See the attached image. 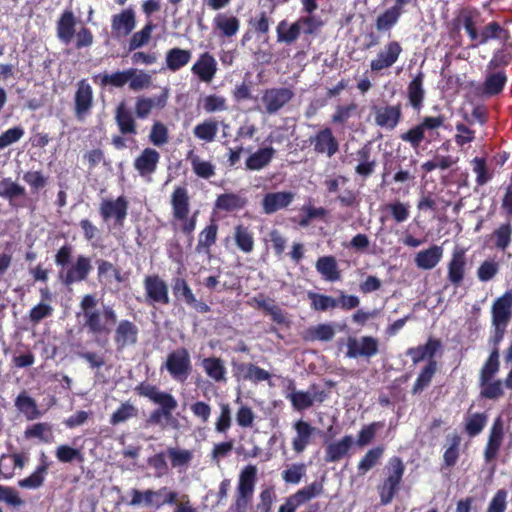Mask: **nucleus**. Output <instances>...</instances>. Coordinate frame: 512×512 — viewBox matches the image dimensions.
Listing matches in <instances>:
<instances>
[{"label": "nucleus", "instance_id": "nucleus-1", "mask_svg": "<svg viewBox=\"0 0 512 512\" xmlns=\"http://www.w3.org/2000/svg\"><path fill=\"white\" fill-rule=\"evenodd\" d=\"M97 299L91 294L85 295L80 303L84 317V326L95 336H107L117 321V315L110 306L97 307Z\"/></svg>", "mask_w": 512, "mask_h": 512}, {"label": "nucleus", "instance_id": "nucleus-2", "mask_svg": "<svg viewBox=\"0 0 512 512\" xmlns=\"http://www.w3.org/2000/svg\"><path fill=\"white\" fill-rule=\"evenodd\" d=\"M129 495L131 497L128 502L129 506L155 509H160L165 505H173L178 498V493L167 486L157 490L132 488L129 491Z\"/></svg>", "mask_w": 512, "mask_h": 512}, {"label": "nucleus", "instance_id": "nucleus-3", "mask_svg": "<svg viewBox=\"0 0 512 512\" xmlns=\"http://www.w3.org/2000/svg\"><path fill=\"white\" fill-rule=\"evenodd\" d=\"M257 473V467L251 464L245 466L240 471L236 487L235 503L232 507L233 512H247V508L250 505L255 491Z\"/></svg>", "mask_w": 512, "mask_h": 512}, {"label": "nucleus", "instance_id": "nucleus-4", "mask_svg": "<svg viewBox=\"0 0 512 512\" xmlns=\"http://www.w3.org/2000/svg\"><path fill=\"white\" fill-rule=\"evenodd\" d=\"M512 318V292L508 291L499 297L492 306V325L495 330V341L503 339L506 328Z\"/></svg>", "mask_w": 512, "mask_h": 512}, {"label": "nucleus", "instance_id": "nucleus-5", "mask_svg": "<svg viewBox=\"0 0 512 512\" xmlns=\"http://www.w3.org/2000/svg\"><path fill=\"white\" fill-rule=\"evenodd\" d=\"M386 471L387 478L379 491L383 504L390 503L398 490V486L405 471L403 461L399 457H392L388 462Z\"/></svg>", "mask_w": 512, "mask_h": 512}, {"label": "nucleus", "instance_id": "nucleus-6", "mask_svg": "<svg viewBox=\"0 0 512 512\" xmlns=\"http://www.w3.org/2000/svg\"><path fill=\"white\" fill-rule=\"evenodd\" d=\"M163 367L177 382L183 383L191 372V359L185 348H178L167 355Z\"/></svg>", "mask_w": 512, "mask_h": 512}, {"label": "nucleus", "instance_id": "nucleus-7", "mask_svg": "<svg viewBox=\"0 0 512 512\" xmlns=\"http://www.w3.org/2000/svg\"><path fill=\"white\" fill-rule=\"evenodd\" d=\"M286 398L290 400L294 409L298 411L311 407L314 402L322 403L325 393L316 386H311L307 391L296 390L294 381H289Z\"/></svg>", "mask_w": 512, "mask_h": 512}, {"label": "nucleus", "instance_id": "nucleus-8", "mask_svg": "<svg viewBox=\"0 0 512 512\" xmlns=\"http://www.w3.org/2000/svg\"><path fill=\"white\" fill-rule=\"evenodd\" d=\"M444 122V116L424 117L420 124L409 129L406 133H403L401 135V139L410 143V145L416 149L424 140L426 131L438 129L444 124Z\"/></svg>", "mask_w": 512, "mask_h": 512}, {"label": "nucleus", "instance_id": "nucleus-9", "mask_svg": "<svg viewBox=\"0 0 512 512\" xmlns=\"http://www.w3.org/2000/svg\"><path fill=\"white\" fill-rule=\"evenodd\" d=\"M146 302L150 305H167L170 301L168 286L158 275L146 276L144 279Z\"/></svg>", "mask_w": 512, "mask_h": 512}, {"label": "nucleus", "instance_id": "nucleus-10", "mask_svg": "<svg viewBox=\"0 0 512 512\" xmlns=\"http://www.w3.org/2000/svg\"><path fill=\"white\" fill-rule=\"evenodd\" d=\"M379 342L371 336L349 337L346 356L349 358H370L378 353Z\"/></svg>", "mask_w": 512, "mask_h": 512}, {"label": "nucleus", "instance_id": "nucleus-11", "mask_svg": "<svg viewBox=\"0 0 512 512\" xmlns=\"http://www.w3.org/2000/svg\"><path fill=\"white\" fill-rule=\"evenodd\" d=\"M74 104L76 118L80 121L84 120L90 114L93 106V89L87 80H81L77 83Z\"/></svg>", "mask_w": 512, "mask_h": 512}, {"label": "nucleus", "instance_id": "nucleus-12", "mask_svg": "<svg viewBox=\"0 0 512 512\" xmlns=\"http://www.w3.org/2000/svg\"><path fill=\"white\" fill-rule=\"evenodd\" d=\"M99 210L105 222L114 219L117 225L122 226L127 216L128 202L123 196L115 200L104 199L100 204Z\"/></svg>", "mask_w": 512, "mask_h": 512}, {"label": "nucleus", "instance_id": "nucleus-13", "mask_svg": "<svg viewBox=\"0 0 512 512\" xmlns=\"http://www.w3.org/2000/svg\"><path fill=\"white\" fill-rule=\"evenodd\" d=\"M91 268V260L86 256L80 255L65 271L62 270L60 272L59 277L64 284L70 285L85 280Z\"/></svg>", "mask_w": 512, "mask_h": 512}, {"label": "nucleus", "instance_id": "nucleus-14", "mask_svg": "<svg viewBox=\"0 0 512 512\" xmlns=\"http://www.w3.org/2000/svg\"><path fill=\"white\" fill-rule=\"evenodd\" d=\"M402 52L401 45L396 41H391L371 61L370 68L373 72H380L394 65Z\"/></svg>", "mask_w": 512, "mask_h": 512}, {"label": "nucleus", "instance_id": "nucleus-15", "mask_svg": "<svg viewBox=\"0 0 512 512\" xmlns=\"http://www.w3.org/2000/svg\"><path fill=\"white\" fill-rule=\"evenodd\" d=\"M217 70V61L209 52L201 53L191 67L193 75L203 83H210L214 79Z\"/></svg>", "mask_w": 512, "mask_h": 512}, {"label": "nucleus", "instance_id": "nucleus-16", "mask_svg": "<svg viewBox=\"0 0 512 512\" xmlns=\"http://www.w3.org/2000/svg\"><path fill=\"white\" fill-rule=\"evenodd\" d=\"M294 97V92L290 88L268 89L262 96V104L269 114L279 111Z\"/></svg>", "mask_w": 512, "mask_h": 512}, {"label": "nucleus", "instance_id": "nucleus-17", "mask_svg": "<svg viewBox=\"0 0 512 512\" xmlns=\"http://www.w3.org/2000/svg\"><path fill=\"white\" fill-rule=\"evenodd\" d=\"M310 143L316 153L325 154L328 158L334 156L339 150L338 140L330 128L321 129L310 138Z\"/></svg>", "mask_w": 512, "mask_h": 512}, {"label": "nucleus", "instance_id": "nucleus-18", "mask_svg": "<svg viewBox=\"0 0 512 512\" xmlns=\"http://www.w3.org/2000/svg\"><path fill=\"white\" fill-rule=\"evenodd\" d=\"M503 439L504 425L502 419L498 417L492 424L484 449V459L486 463H491L497 458Z\"/></svg>", "mask_w": 512, "mask_h": 512}, {"label": "nucleus", "instance_id": "nucleus-19", "mask_svg": "<svg viewBox=\"0 0 512 512\" xmlns=\"http://www.w3.org/2000/svg\"><path fill=\"white\" fill-rule=\"evenodd\" d=\"M212 26L219 36L231 39L235 37L240 30V20L231 13L221 12L214 16Z\"/></svg>", "mask_w": 512, "mask_h": 512}, {"label": "nucleus", "instance_id": "nucleus-20", "mask_svg": "<svg viewBox=\"0 0 512 512\" xmlns=\"http://www.w3.org/2000/svg\"><path fill=\"white\" fill-rule=\"evenodd\" d=\"M466 271V256L465 250L460 247H456L451 255V259L448 263V280L456 287H458L465 277Z\"/></svg>", "mask_w": 512, "mask_h": 512}, {"label": "nucleus", "instance_id": "nucleus-21", "mask_svg": "<svg viewBox=\"0 0 512 512\" xmlns=\"http://www.w3.org/2000/svg\"><path fill=\"white\" fill-rule=\"evenodd\" d=\"M138 328L129 320H121L114 332V342L117 349L122 350L125 347L132 346L137 342Z\"/></svg>", "mask_w": 512, "mask_h": 512}, {"label": "nucleus", "instance_id": "nucleus-22", "mask_svg": "<svg viewBox=\"0 0 512 512\" xmlns=\"http://www.w3.org/2000/svg\"><path fill=\"white\" fill-rule=\"evenodd\" d=\"M135 26V12L132 8H127L119 14L112 16V32L118 37H125L129 35L134 30Z\"/></svg>", "mask_w": 512, "mask_h": 512}, {"label": "nucleus", "instance_id": "nucleus-23", "mask_svg": "<svg viewBox=\"0 0 512 512\" xmlns=\"http://www.w3.org/2000/svg\"><path fill=\"white\" fill-rule=\"evenodd\" d=\"M160 160V154L152 148H145L135 159L134 167L141 177L150 178L156 171Z\"/></svg>", "mask_w": 512, "mask_h": 512}, {"label": "nucleus", "instance_id": "nucleus-24", "mask_svg": "<svg viewBox=\"0 0 512 512\" xmlns=\"http://www.w3.org/2000/svg\"><path fill=\"white\" fill-rule=\"evenodd\" d=\"M374 120L376 125L388 130L394 129L401 117V109L399 106H380L374 107Z\"/></svg>", "mask_w": 512, "mask_h": 512}, {"label": "nucleus", "instance_id": "nucleus-25", "mask_svg": "<svg viewBox=\"0 0 512 512\" xmlns=\"http://www.w3.org/2000/svg\"><path fill=\"white\" fill-rule=\"evenodd\" d=\"M295 194L290 191L267 193L262 200V208L266 214H272L286 208L294 200Z\"/></svg>", "mask_w": 512, "mask_h": 512}, {"label": "nucleus", "instance_id": "nucleus-26", "mask_svg": "<svg viewBox=\"0 0 512 512\" xmlns=\"http://www.w3.org/2000/svg\"><path fill=\"white\" fill-rule=\"evenodd\" d=\"M140 394L158 404L160 406L159 409L173 413L177 408V401L171 394L160 391L154 386L146 385L140 387Z\"/></svg>", "mask_w": 512, "mask_h": 512}, {"label": "nucleus", "instance_id": "nucleus-27", "mask_svg": "<svg viewBox=\"0 0 512 512\" xmlns=\"http://www.w3.org/2000/svg\"><path fill=\"white\" fill-rule=\"evenodd\" d=\"M443 253L444 250L442 246L432 245L427 249L417 252L414 262L419 269L431 270L440 263Z\"/></svg>", "mask_w": 512, "mask_h": 512}, {"label": "nucleus", "instance_id": "nucleus-28", "mask_svg": "<svg viewBox=\"0 0 512 512\" xmlns=\"http://www.w3.org/2000/svg\"><path fill=\"white\" fill-rule=\"evenodd\" d=\"M354 444L351 435H346L338 441L330 442L326 445L325 461L328 463L338 462L344 458Z\"/></svg>", "mask_w": 512, "mask_h": 512}, {"label": "nucleus", "instance_id": "nucleus-29", "mask_svg": "<svg viewBox=\"0 0 512 512\" xmlns=\"http://www.w3.org/2000/svg\"><path fill=\"white\" fill-rule=\"evenodd\" d=\"M14 405L18 412L22 414L27 420L33 421L43 416V412L38 408V405L26 391H22L15 398Z\"/></svg>", "mask_w": 512, "mask_h": 512}, {"label": "nucleus", "instance_id": "nucleus-30", "mask_svg": "<svg viewBox=\"0 0 512 512\" xmlns=\"http://www.w3.org/2000/svg\"><path fill=\"white\" fill-rule=\"evenodd\" d=\"M456 25L463 27L469 38L475 39L477 33V27L481 23V15L479 11L471 8H463L459 11L456 19Z\"/></svg>", "mask_w": 512, "mask_h": 512}, {"label": "nucleus", "instance_id": "nucleus-31", "mask_svg": "<svg viewBox=\"0 0 512 512\" xmlns=\"http://www.w3.org/2000/svg\"><path fill=\"white\" fill-rule=\"evenodd\" d=\"M293 427L296 433L292 440L293 450L296 453H302L310 444L311 438L316 429L303 420L296 421Z\"/></svg>", "mask_w": 512, "mask_h": 512}, {"label": "nucleus", "instance_id": "nucleus-32", "mask_svg": "<svg viewBox=\"0 0 512 512\" xmlns=\"http://www.w3.org/2000/svg\"><path fill=\"white\" fill-rule=\"evenodd\" d=\"M206 375L216 383L227 382V368L225 361L219 357H207L201 361Z\"/></svg>", "mask_w": 512, "mask_h": 512}, {"label": "nucleus", "instance_id": "nucleus-33", "mask_svg": "<svg viewBox=\"0 0 512 512\" xmlns=\"http://www.w3.org/2000/svg\"><path fill=\"white\" fill-rule=\"evenodd\" d=\"M97 265L98 280L105 287H111L114 284L121 283L125 280L120 269L114 266L111 262L98 260Z\"/></svg>", "mask_w": 512, "mask_h": 512}, {"label": "nucleus", "instance_id": "nucleus-34", "mask_svg": "<svg viewBox=\"0 0 512 512\" xmlns=\"http://www.w3.org/2000/svg\"><path fill=\"white\" fill-rule=\"evenodd\" d=\"M235 377L238 380H247L254 383L267 381L270 373L251 363H240L235 367Z\"/></svg>", "mask_w": 512, "mask_h": 512}, {"label": "nucleus", "instance_id": "nucleus-35", "mask_svg": "<svg viewBox=\"0 0 512 512\" xmlns=\"http://www.w3.org/2000/svg\"><path fill=\"white\" fill-rule=\"evenodd\" d=\"M275 152V149L271 146L258 149L247 158L245 162L246 168L252 171H259L267 167L274 158Z\"/></svg>", "mask_w": 512, "mask_h": 512}, {"label": "nucleus", "instance_id": "nucleus-36", "mask_svg": "<svg viewBox=\"0 0 512 512\" xmlns=\"http://www.w3.org/2000/svg\"><path fill=\"white\" fill-rule=\"evenodd\" d=\"M315 268L326 281L335 282L341 278V272L338 269L337 261L333 256L320 257L316 261Z\"/></svg>", "mask_w": 512, "mask_h": 512}, {"label": "nucleus", "instance_id": "nucleus-37", "mask_svg": "<svg viewBox=\"0 0 512 512\" xmlns=\"http://www.w3.org/2000/svg\"><path fill=\"white\" fill-rule=\"evenodd\" d=\"M27 440L36 439L43 443H51L54 440L53 427L47 422H38L29 425L24 431Z\"/></svg>", "mask_w": 512, "mask_h": 512}, {"label": "nucleus", "instance_id": "nucleus-38", "mask_svg": "<svg viewBox=\"0 0 512 512\" xmlns=\"http://www.w3.org/2000/svg\"><path fill=\"white\" fill-rule=\"evenodd\" d=\"M76 19L70 10L62 13L57 22V35L64 44H69L75 33Z\"/></svg>", "mask_w": 512, "mask_h": 512}, {"label": "nucleus", "instance_id": "nucleus-39", "mask_svg": "<svg viewBox=\"0 0 512 512\" xmlns=\"http://www.w3.org/2000/svg\"><path fill=\"white\" fill-rule=\"evenodd\" d=\"M172 217L182 218L190 212L189 196L187 189L176 187L171 195Z\"/></svg>", "mask_w": 512, "mask_h": 512}, {"label": "nucleus", "instance_id": "nucleus-40", "mask_svg": "<svg viewBox=\"0 0 512 512\" xmlns=\"http://www.w3.org/2000/svg\"><path fill=\"white\" fill-rule=\"evenodd\" d=\"M191 57L192 53L190 50L172 48L166 53V66L170 71H178L190 62Z\"/></svg>", "mask_w": 512, "mask_h": 512}, {"label": "nucleus", "instance_id": "nucleus-41", "mask_svg": "<svg viewBox=\"0 0 512 512\" xmlns=\"http://www.w3.org/2000/svg\"><path fill=\"white\" fill-rule=\"evenodd\" d=\"M440 346L441 343L439 340L430 338L425 345L408 349L407 355L411 357L414 363H418L424 359L433 361L432 359Z\"/></svg>", "mask_w": 512, "mask_h": 512}, {"label": "nucleus", "instance_id": "nucleus-42", "mask_svg": "<svg viewBox=\"0 0 512 512\" xmlns=\"http://www.w3.org/2000/svg\"><path fill=\"white\" fill-rule=\"evenodd\" d=\"M187 160L198 177L208 179L215 175V166L210 161L200 158L193 150L188 152Z\"/></svg>", "mask_w": 512, "mask_h": 512}, {"label": "nucleus", "instance_id": "nucleus-43", "mask_svg": "<svg viewBox=\"0 0 512 512\" xmlns=\"http://www.w3.org/2000/svg\"><path fill=\"white\" fill-rule=\"evenodd\" d=\"M507 32L497 22H490L480 32L477 31L474 46L486 44L492 39H501L507 37Z\"/></svg>", "mask_w": 512, "mask_h": 512}, {"label": "nucleus", "instance_id": "nucleus-44", "mask_svg": "<svg viewBox=\"0 0 512 512\" xmlns=\"http://www.w3.org/2000/svg\"><path fill=\"white\" fill-rule=\"evenodd\" d=\"M276 32L278 42L286 44L295 42L301 34L298 21L289 24L286 20H282L278 23Z\"/></svg>", "mask_w": 512, "mask_h": 512}, {"label": "nucleus", "instance_id": "nucleus-45", "mask_svg": "<svg viewBox=\"0 0 512 512\" xmlns=\"http://www.w3.org/2000/svg\"><path fill=\"white\" fill-rule=\"evenodd\" d=\"M218 122L214 119H207L197 124L193 129V134L199 140L212 142L218 133Z\"/></svg>", "mask_w": 512, "mask_h": 512}, {"label": "nucleus", "instance_id": "nucleus-46", "mask_svg": "<svg viewBox=\"0 0 512 512\" xmlns=\"http://www.w3.org/2000/svg\"><path fill=\"white\" fill-rule=\"evenodd\" d=\"M200 105L206 113H218L228 110L227 98L219 94H210L200 100Z\"/></svg>", "mask_w": 512, "mask_h": 512}, {"label": "nucleus", "instance_id": "nucleus-47", "mask_svg": "<svg viewBox=\"0 0 512 512\" xmlns=\"http://www.w3.org/2000/svg\"><path fill=\"white\" fill-rule=\"evenodd\" d=\"M358 165L356 173L362 176H369L374 172L376 162L371 160V150L367 146L361 148L356 153Z\"/></svg>", "mask_w": 512, "mask_h": 512}, {"label": "nucleus", "instance_id": "nucleus-48", "mask_svg": "<svg viewBox=\"0 0 512 512\" xmlns=\"http://www.w3.org/2000/svg\"><path fill=\"white\" fill-rule=\"evenodd\" d=\"M42 464L37 467V469L27 478H24L18 482V485L22 488L26 489H36L39 488L45 478V474L47 473L48 464L45 462V455L42 454Z\"/></svg>", "mask_w": 512, "mask_h": 512}, {"label": "nucleus", "instance_id": "nucleus-49", "mask_svg": "<svg viewBox=\"0 0 512 512\" xmlns=\"http://www.w3.org/2000/svg\"><path fill=\"white\" fill-rule=\"evenodd\" d=\"M116 121L123 134H134L136 132L135 122L131 112L121 103L116 110Z\"/></svg>", "mask_w": 512, "mask_h": 512}, {"label": "nucleus", "instance_id": "nucleus-50", "mask_svg": "<svg viewBox=\"0 0 512 512\" xmlns=\"http://www.w3.org/2000/svg\"><path fill=\"white\" fill-rule=\"evenodd\" d=\"M506 81V75L502 71L489 73L484 82L483 92L490 96L496 95L502 91Z\"/></svg>", "mask_w": 512, "mask_h": 512}, {"label": "nucleus", "instance_id": "nucleus-51", "mask_svg": "<svg viewBox=\"0 0 512 512\" xmlns=\"http://www.w3.org/2000/svg\"><path fill=\"white\" fill-rule=\"evenodd\" d=\"M234 239L237 247L244 253H251L254 249V237L247 227H235Z\"/></svg>", "mask_w": 512, "mask_h": 512}, {"label": "nucleus", "instance_id": "nucleus-52", "mask_svg": "<svg viewBox=\"0 0 512 512\" xmlns=\"http://www.w3.org/2000/svg\"><path fill=\"white\" fill-rule=\"evenodd\" d=\"M423 75L419 73L408 86V97L410 104L415 108L419 109L422 106L424 98L423 89Z\"/></svg>", "mask_w": 512, "mask_h": 512}, {"label": "nucleus", "instance_id": "nucleus-53", "mask_svg": "<svg viewBox=\"0 0 512 512\" xmlns=\"http://www.w3.org/2000/svg\"><path fill=\"white\" fill-rule=\"evenodd\" d=\"M472 121L468 120V124L457 122L455 125L454 140L458 147H463L475 140V131L471 128Z\"/></svg>", "mask_w": 512, "mask_h": 512}, {"label": "nucleus", "instance_id": "nucleus-54", "mask_svg": "<svg viewBox=\"0 0 512 512\" xmlns=\"http://www.w3.org/2000/svg\"><path fill=\"white\" fill-rule=\"evenodd\" d=\"M128 78L129 88L133 91L146 89L151 84V76L142 70L130 68Z\"/></svg>", "mask_w": 512, "mask_h": 512}, {"label": "nucleus", "instance_id": "nucleus-55", "mask_svg": "<svg viewBox=\"0 0 512 512\" xmlns=\"http://www.w3.org/2000/svg\"><path fill=\"white\" fill-rule=\"evenodd\" d=\"M308 297L311 300V307L316 311H327L338 307L337 299L331 296L309 292Z\"/></svg>", "mask_w": 512, "mask_h": 512}, {"label": "nucleus", "instance_id": "nucleus-56", "mask_svg": "<svg viewBox=\"0 0 512 512\" xmlns=\"http://www.w3.org/2000/svg\"><path fill=\"white\" fill-rule=\"evenodd\" d=\"M384 449L382 447H375L370 449L358 463V471L361 475L366 474L372 469L381 459Z\"/></svg>", "mask_w": 512, "mask_h": 512}, {"label": "nucleus", "instance_id": "nucleus-57", "mask_svg": "<svg viewBox=\"0 0 512 512\" xmlns=\"http://www.w3.org/2000/svg\"><path fill=\"white\" fill-rule=\"evenodd\" d=\"M481 396L487 399H498L503 396V384L501 380H480Z\"/></svg>", "mask_w": 512, "mask_h": 512}, {"label": "nucleus", "instance_id": "nucleus-58", "mask_svg": "<svg viewBox=\"0 0 512 512\" xmlns=\"http://www.w3.org/2000/svg\"><path fill=\"white\" fill-rule=\"evenodd\" d=\"M334 335L335 330L331 324H319L306 331V338L309 340L330 341Z\"/></svg>", "mask_w": 512, "mask_h": 512}, {"label": "nucleus", "instance_id": "nucleus-59", "mask_svg": "<svg viewBox=\"0 0 512 512\" xmlns=\"http://www.w3.org/2000/svg\"><path fill=\"white\" fill-rule=\"evenodd\" d=\"M198 212H194L191 216L189 213H185L182 218H173L172 217V226L175 231H181L186 235H192L196 228V220H197Z\"/></svg>", "mask_w": 512, "mask_h": 512}, {"label": "nucleus", "instance_id": "nucleus-60", "mask_svg": "<svg viewBox=\"0 0 512 512\" xmlns=\"http://www.w3.org/2000/svg\"><path fill=\"white\" fill-rule=\"evenodd\" d=\"M397 223L405 222L410 217V205L399 200L388 203L385 207Z\"/></svg>", "mask_w": 512, "mask_h": 512}, {"label": "nucleus", "instance_id": "nucleus-61", "mask_svg": "<svg viewBox=\"0 0 512 512\" xmlns=\"http://www.w3.org/2000/svg\"><path fill=\"white\" fill-rule=\"evenodd\" d=\"M401 13L393 7L387 9L379 15L376 20V29L378 31H386L393 27L399 20Z\"/></svg>", "mask_w": 512, "mask_h": 512}, {"label": "nucleus", "instance_id": "nucleus-62", "mask_svg": "<svg viewBox=\"0 0 512 512\" xmlns=\"http://www.w3.org/2000/svg\"><path fill=\"white\" fill-rule=\"evenodd\" d=\"M148 424L153 425H159L162 428H166L167 426L176 427L177 426V420L173 417L172 413L167 412L162 409H156L154 410L148 420Z\"/></svg>", "mask_w": 512, "mask_h": 512}, {"label": "nucleus", "instance_id": "nucleus-63", "mask_svg": "<svg viewBox=\"0 0 512 512\" xmlns=\"http://www.w3.org/2000/svg\"><path fill=\"white\" fill-rule=\"evenodd\" d=\"M244 206V200L236 194H222L216 200V207L225 211H233Z\"/></svg>", "mask_w": 512, "mask_h": 512}, {"label": "nucleus", "instance_id": "nucleus-64", "mask_svg": "<svg viewBox=\"0 0 512 512\" xmlns=\"http://www.w3.org/2000/svg\"><path fill=\"white\" fill-rule=\"evenodd\" d=\"M487 423V416L483 413H474L466 419V432L474 437L481 433Z\"/></svg>", "mask_w": 512, "mask_h": 512}]
</instances>
